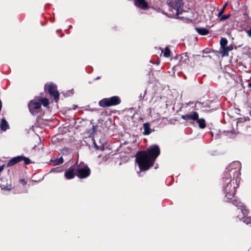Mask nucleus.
Returning a JSON list of instances; mask_svg holds the SVG:
<instances>
[{
  "mask_svg": "<svg viewBox=\"0 0 251 251\" xmlns=\"http://www.w3.org/2000/svg\"><path fill=\"white\" fill-rule=\"evenodd\" d=\"M160 153V148L155 144L150 146L146 151L138 152L136 155L135 160L140 171L148 170L152 167Z\"/></svg>",
  "mask_w": 251,
  "mask_h": 251,
  "instance_id": "2",
  "label": "nucleus"
},
{
  "mask_svg": "<svg viewBox=\"0 0 251 251\" xmlns=\"http://www.w3.org/2000/svg\"><path fill=\"white\" fill-rule=\"evenodd\" d=\"M227 44V40L226 38H222L220 40L221 49L225 47Z\"/></svg>",
  "mask_w": 251,
  "mask_h": 251,
  "instance_id": "19",
  "label": "nucleus"
},
{
  "mask_svg": "<svg viewBox=\"0 0 251 251\" xmlns=\"http://www.w3.org/2000/svg\"><path fill=\"white\" fill-rule=\"evenodd\" d=\"M196 30L200 35H206L209 33V30L206 28H196Z\"/></svg>",
  "mask_w": 251,
  "mask_h": 251,
  "instance_id": "17",
  "label": "nucleus"
},
{
  "mask_svg": "<svg viewBox=\"0 0 251 251\" xmlns=\"http://www.w3.org/2000/svg\"><path fill=\"white\" fill-rule=\"evenodd\" d=\"M167 2L170 7V11L173 12L176 18H178V16L183 12L182 0H167Z\"/></svg>",
  "mask_w": 251,
  "mask_h": 251,
  "instance_id": "4",
  "label": "nucleus"
},
{
  "mask_svg": "<svg viewBox=\"0 0 251 251\" xmlns=\"http://www.w3.org/2000/svg\"><path fill=\"white\" fill-rule=\"evenodd\" d=\"M163 55L165 57H168L170 56V50L168 47L165 48Z\"/></svg>",
  "mask_w": 251,
  "mask_h": 251,
  "instance_id": "24",
  "label": "nucleus"
},
{
  "mask_svg": "<svg viewBox=\"0 0 251 251\" xmlns=\"http://www.w3.org/2000/svg\"><path fill=\"white\" fill-rule=\"evenodd\" d=\"M4 167H5V165H3L0 166V173L3 171V170L4 168Z\"/></svg>",
  "mask_w": 251,
  "mask_h": 251,
  "instance_id": "28",
  "label": "nucleus"
},
{
  "mask_svg": "<svg viewBox=\"0 0 251 251\" xmlns=\"http://www.w3.org/2000/svg\"><path fill=\"white\" fill-rule=\"evenodd\" d=\"M182 119L185 120L196 121L199 118V114L196 112H193L181 116Z\"/></svg>",
  "mask_w": 251,
  "mask_h": 251,
  "instance_id": "12",
  "label": "nucleus"
},
{
  "mask_svg": "<svg viewBox=\"0 0 251 251\" xmlns=\"http://www.w3.org/2000/svg\"><path fill=\"white\" fill-rule=\"evenodd\" d=\"M134 3L136 6L143 10H146L149 8L146 0H134Z\"/></svg>",
  "mask_w": 251,
  "mask_h": 251,
  "instance_id": "13",
  "label": "nucleus"
},
{
  "mask_svg": "<svg viewBox=\"0 0 251 251\" xmlns=\"http://www.w3.org/2000/svg\"><path fill=\"white\" fill-rule=\"evenodd\" d=\"M75 167L76 176L79 178H85L90 175V169L83 163H80L79 165H75Z\"/></svg>",
  "mask_w": 251,
  "mask_h": 251,
  "instance_id": "6",
  "label": "nucleus"
},
{
  "mask_svg": "<svg viewBox=\"0 0 251 251\" xmlns=\"http://www.w3.org/2000/svg\"><path fill=\"white\" fill-rule=\"evenodd\" d=\"M233 50V46L230 45L228 46H226L220 50V53L222 56H228V52Z\"/></svg>",
  "mask_w": 251,
  "mask_h": 251,
  "instance_id": "14",
  "label": "nucleus"
},
{
  "mask_svg": "<svg viewBox=\"0 0 251 251\" xmlns=\"http://www.w3.org/2000/svg\"><path fill=\"white\" fill-rule=\"evenodd\" d=\"M197 121V123L199 124V126L200 128L203 129L205 127V120L203 118L198 119L196 120Z\"/></svg>",
  "mask_w": 251,
  "mask_h": 251,
  "instance_id": "18",
  "label": "nucleus"
},
{
  "mask_svg": "<svg viewBox=\"0 0 251 251\" xmlns=\"http://www.w3.org/2000/svg\"><path fill=\"white\" fill-rule=\"evenodd\" d=\"M20 181L24 185L26 183V182L24 179H21L20 180Z\"/></svg>",
  "mask_w": 251,
  "mask_h": 251,
  "instance_id": "27",
  "label": "nucleus"
},
{
  "mask_svg": "<svg viewBox=\"0 0 251 251\" xmlns=\"http://www.w3.org/2000/svg\"><path fill=\"white\" fill-rule=\"evenodd\" d=\"M41 103L43 104L44 106H47L49 104V100L47 98H42L40 99Z\"/></svg>",
  "mask_w": 251,
  "mask_h": 251,
  "instance_id": "22",
  "label": "nucleus"
},
{
  "mask_svg": "<svg viewBox=\"0 0 251 251\" xmlns=\"http://www.w3.org/2000/svg\"><path fill=\"white\" fill-rule=\"evenodd\" d=\"M179 63L175 66V68H178L179 66H185L186 64H187L189 61V58L186 53H184L180 54L178 58Z\"/></svg>",
  "mask_w": 251,
  "mask_h": 251,
  "instance_id": "11",
  "label": "nucleus"
},
{
  "mask_svg": "<svg viewBox=\"0 0 251 251\" xmlns=\"http://www.w3.org/2000/svg\"><path fill=\"white\" fill-rule=\"evenodd\" d=\"M223 190L225 194L226 197L231 200V202L237 207H239V212L241 213V215H238L237 218L240 220H243L244 223L248 225L251 223L250 218L246 216H248L249 211L247 209L243 203H242L239 199L234 196L236 193V189L238 187V181H232V179L226 181H224Z\"/></svg>",
  "mask_w": 251,
  "mask_h": 251,
  "instance_id": "1",
  "label": "nucleus"
},
{
  "mask_svg": "<svg viewBox=\"0 0 251 251\" xmlns=\"http://www.w3.org/2000/svg\"><path fill=\"white\" fill-rule=\"evenodd\" d=\"M22 161H24L25 164H29L31 162L30 160L28 158L23 155H19L12 158L7 164V167L12 166Z\"/></svg>",
  "mask_w": 251,
  "mask_h": 251,
  "instance_id": "7",
  "label": "nucleus"
},
{
  "mask_svg": "<svg viewBox=\"0 0 251 251\" xmlns=\"http://www.w3.org/2000/svg\"><path fill=\"white\" fill-rule=\"evenodd\" d=\"M248 86H249V87H251V83H249L248 84Z\"/></svg>",
  "mask_w": 251,
  "mask_h": 251,
  "instance_id": "30",
  "label": "nucleus"
},
{
  "mask_svg": "<svg viewBox=\"0 0 251 251\" xmlns=\"http://www.w3.org/2000/svg\"><path fill=\"white\" fill-rule=\"evenodd\" d=\"M93 128H94V129H95V126H93Z\"/></svg>",
  "mask_w": 251,
  "mask_h": 251,
  "instance_id": "31",
  "label": "nucleus"
},
{
  "mask_svg": "<svg viewBox=\"0 0 251 251\" xmlns=\"http://www.w3.org/2000/svg\"><path fill=\"white\" fill-rule=\"evenodd\" d=\"M11 185H7V186H5L3 189L7 190H10L11 189Z\"/></svg>",
  "mask_w": 251,
  "mask_h": 251,
  "instance_id": "26",
  "label": "nucleus"
},
{
  "mask_svg": "<svg viewBox=\"0 0 251 251\" xmlns=\"http://www.w3.org/2000/svg\"><path fill=\"white\" fill-rule=\"evenodd\" d=\"M230 16V14L224 15L223 14H222V16H220V17H218L219 18V20L220 21H224L227 19H228Z\"/></svg>",
  "mask_w": 251,
  "mask_h": 251,
  "instance_id": "23",
  "label": "nucleus"
},
{
  "mask_svg": "<svg viewBox=\"0 0 251 251\" xmlns=\"http://www.w3.org/2000/svg\"><path fill=\"white\" fill-rule=\"evenodd\" d=\"M143 127L144 129V131L143 132L144 135H149L151 132L152 130L150 127L149 123H144L143 124Z\"/></svg>",
  "mask_w": 251,
  "mask_h": 251,
  "instance_id": "16",
  "label": "nucleus"
},
{
  "mask_svg": "<svg viewBox=\"0 0 251 251\" xmlns=\"http://www.w3.org/2000/svg\"><path fill=\"white\" fill-rule=\"evenodd\" d=\"M54 165H59L63 163V158L62 157H60L59 158L56 159L54 161Z\"/></svg>",
  "mask_w": 251,
  "mask_h": 251,
  "instance_id": "20",
  "label": "nucleus"
},
{
  "mask_svg": "<svg viewBox=\"0 0 251 251\" xmlns=\"http://www.w3.org/2000/svg\"><path fill=\"white\" fill-rule=\"evenodd\" d=\"M121 102L119 97L115 96L108 98H104L99 102V105L102 107H110L119 104Z\"/></svg>",
  "mask_w": 251,
  "mask_h": 251,
  "instance_id": "5",
  "label": "nucleus"
},
{
  "mask_svg": "<svg viewBox=\"0 0 251 251\" xmlns=\"http://www.w3.org/2000/svg\"><path fill=\"white\" fill-rule=\"evenodd\" d=\"M45 89V91L47 90L51 97H53L55 101L57 102L59 100V93L57 90L56 86L53 83H50L48 86L46 85Z\"/></svg>",
  "mask_w": 251,
  "mask_h": 251,
  "instance_id": "8",
  "label": "nucleus"
},
{
  "mask_svg": "<svg viewBox=\"0 0 251 251\" xmlns=\"http://www.w3.org/2000/svg\"><path fill=\"white\" fill-rule=\"evenodd\" d=\"M0 127L1 128V130L5 131L7 129L9 128V126L8 125V122L6 121V120L3 118L1 120V122L0 125Z\"/></svg>",
  "mask_w": 251,
  "mask_h": 251,
  "instance_id": "15",
  "label": "nucleus"
},
{
  "mask_svg": "<svg viewBox=\"0 0 251 251\" xmlns=\"http://www.w3.org/2000/svg\"><path fill=\"white\" fill-rule=\"evenodd\" d=\"M241 169L239 162H233L227 166L223 176V181H226L232 179V181L238 180V178L240 175Z\"/></svg>",
  "mask_w": 251,
  "mask_h": 251,
  "instance_id": "3",
  "label": "nucleus"
},
{
  "mask_svg": "<svg viewBox=\"0 0 251 251\" xmlns=\"http://www.w3.org/2000/svg\"><path fill=\"white\" fill-rule=\"evenodd\" d=\"M28 106L30 112L32 115H35L38 112L39 109L41 107V103L40 101H36L34 100H31L29 102Z\"/></svg>",
  "mask_w": 251,
  "mask_h": 251,
  "instance_id": "9",
  "label": "nucleus"
},
{
  "mask_svg": "<svg viewBox=\"0 0 251 251\" xmlns=\"http://www.w3.org/2000/svg\"><path fill=\"white\" fill-rule=\"evenodd\" d=\"M245 31L247 33L248 36L250 37H251V27L249 29H245Z\"/></svg>",
  "mask_w": 251,
  "mask_h": 251,
  "instance_id": "25",
  "label": "nucleus"
},
{
  "mask_svg": "<svg viewBox=\"0 0 251 251\" xmlns=\"http://www.w3.org/2000/svg\"><path fill=\"white\" fill-rule=\"evenodd\" d=\"M100 76H98V77H97V78H96L95 79V80L99 79H100Z\"/></svg>",
  "mask_w": 251,
  "mask_h": 251,
  "instance_id": "29",
  "label": "nucleus"
},
{
  "mask_svg": "<svg viewBox=\"0 0 251 251\" xmlns=\"http://www.w3.org/2000/svg\"><path fill=\"white\" fill-rule=\"evenodd\" d=\"M228 5V2H226L224 5H223V7L222 8V9L220 10V11L219 12L218 14V17H220V16H222V14H223L225 10V9L226 8V7Z\"/></svg>",
  "mask_w": 251,
  "mask_h": 251,
  "instance_id": "21",
  "label": "nucleus"
},
{
  "mask_svg": "<svg viewBox=\"0 0 251 251\" xmlns=\"http://www.w3.org/2000/svg\"><path fill=\"white\" fill-rule=\"evenodd\" d=\"M75 164L71 166L65 172L64 176L66 179H71L76 176Z\"/></svg>",
  "mask_w": 251,
  "mask_h": 251,
  "instance_id": "10",
  "label": "nucleus"
}]
</instances>
